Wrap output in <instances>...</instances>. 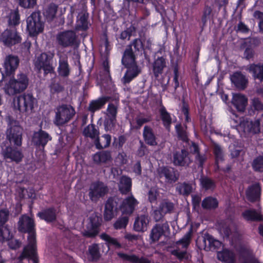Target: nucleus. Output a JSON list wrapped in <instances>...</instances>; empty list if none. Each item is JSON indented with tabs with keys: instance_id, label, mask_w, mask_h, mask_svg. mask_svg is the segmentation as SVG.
<instances>
[{
	"instance_id": "nucleus-1",
	"label": "nucleus",
	"mask_w": 263,
	"mask_h": 263,
	"mask_svg": "<svg viewBox=\"0 0 263 263\" xmlns=\"http://www.w3.org/2000/svg\"><path fill=\"white\" fill-rule=\"evenodd\" d=\"M34 227V221L31 218L26 215H23L20 218L18 222V230L22 232H27L29 234L28 244L24 248V251L20 256V259L29 257L32 260L33 263H37Z\"/></svg>"
},
{
	"instance_id": "nucleus-2",
	"label": "nucleus",
	"mask_w": 263,
	"mask_h": 263,
	"mask_svg": "<svg viewBox=\"0 0 263 263\" xmlns=\"http://www.w3.org/2000/svg\"><path fill=\"white\" fill-rule=\"evenodd\" d=\"M230 122L231 126L236 128L241 136L256 134L260 131V121L258 119L252 120L247 118L241 119L233 114Z\"/></svg>"
},
{
	"instance_id": "nucleus-3",
	"label": "nucleus",
	"mask_w": 263,
	"mask_h": 263,
	"mask_svg": "<svg viewBox=\"0 0 263 263\" xmlns=\"http://www.w3.org/2000/svg\"><path fill=\"white\" fill-rule=\"evenodd\" d=\"M122 63L127 68L122 81L124 83H128L137 77L141 71L135 62V57L131 46H128L126 48L122 59Z\"/></svg>"
},
{
	"instance_id": "nucleus-4",
	"label": "nucleus",
	"mask_w": 263,
	"mask_h": 263,
	"mask_svg": "<svg viewBox=\"0 0 263 263\" xmlns=\"http://www.w3.org/2000/svg\"><path fill=\"white\" fill-rule=\"evenodd\" d=\"M13 106L15 109H18L21 112L29 116L37 107V101L31 94L24 93L13 99Z\"/></svg>"
},
{
	"instance_id": "nucleus-5",
	"label": "nucleus",
	"mask_w": 263,
	"mask_h": 263,
	"mask_svg": "<svg viewBox=\"0 0 263 263\" xmlns=\"http://www.w3.org/2000/svg\"><path fill=\"white\" fill-rule=\"evenodd\" d=\"M28 85V79L24 74L17 76L16 79H10L7 83L4 89L5 93L9 96H13L24 91Z\"/></svg>"
},
{
	"instance_id": "nucleus-6",
	"label": "nucleus",
	"mask_w": 263,
	"mask_h": 263,
	"mask_svg": "<svg viewBox=\"0 0 263 263\" xmlns=\"http://www.w3.org/2000/svg\"><path fill=\"white\" fill-rule=\"evenodd\" d=\"M23 128L18 122L9 119L8 128L7 130V138L11 143L16 146H21L22 141Z\"/></svg>"
},
{
	"instance_id": "nucleus-7",
	"label": "nucleus",
	"mask_w": 263,
	"mask_h": 263,
	"mask_svg": "<svg viewBox=\"0 0 263 263\" xmlns=\"http://www.w3.org/2000/svg\"><path fill=\"white\" fill-rule=\"evenodd\" d=\"M44 27L39 12H33L27 18V29L30 36H35L42 32Z\"/></svg>"
},
{
	"instance_id": "nucleus-8",
	"label": "nucleus",
	"mask_w": 263,
	"mask_h": 263,
	"mask_svg": "<svg viewBox=\"0 0 263 263\" xmlns=\"http://www.w3.org/2000/svg\"><path fill=\"white\" fill-rule=\"evenodd\" d=\"M75 114V111L70 106L62 105L57 108L54 123L57 125H62L68 122Z\"/></svg>"
},
{
	"instance_id": "nucleus-9",
	"label": "nucleus",
	"mask_w": 263,
	"mask_h": 263,
	"mask_svg": "<svg viewBox=\"0 0 263 263\" xmlns=\"http://www.w3.org/2000/svg\"><path fill=\"white\" fill-rule=\"evenodd\" d=\"M53 57V54L48 55L46 53L36 56L34 60L35 67L39 70L43 69L45 73L51 72L53 70L51 63Z\"/></svg>"
},
{
	"instance_id": "nucleus-10",
	"label": "nucleus",
	"mask_w": 263,
	"mask_h": 263,
	"mask_svg": "<svg viewBox=\"0 0 263 263\" xmlns=\"http://www.w3.org/2000/svg\"><path fill=\"white\" fill-rule=\"evenodd\" d=\"M76 40V33L72 31L62 32L57 35V41L58 45L63 47L72 46L75 43Z\"/></svg>"
},
{
	"instance_id": "nucleus-11",
	"label": "nucleus",
	"mask_w": 263,
	"mask_h": 263,
	"mask_svg": "<svg viewBox=\"0 0 263 263\" xmlns=\"http://www.w3.org/2000/svg\"><path fill=\"white\" fill-rule=\"evenodd\" d=\"M117 107L109 104L106 110V116L104 122L106 130H111L114 129L116 122Z\"/></svg>"
},
{
	"instance_id": "nucleus-12",
	"label": "nucleus",
	"mask_w": 263,
	"mask_h": 263,
	"mask_svg": "<svg viewBox=\"0 0 263 263\" xmlns=\"http://www.w3.org/2000/svg\"><path fill=\"white\" fill-rule=\"evenodd\" d=\"M107 192V186L100 182H94L90 187L89 195L92 201H97Z\"/></svg>"
},
{
	"instance_id": "nucleus-13",
	"label": "nucleus",
	"mask_w": 263,
	"mask_h": 263,
	"mask_svg": "<svg viewBox=\"0 0 263 263\" xmlns=\"http://www.w3.org/2000/svg\"><path fill=\"white\" fill-rule=\"evenodd\" d=\"M1 40L5 45L11 46L20 43L21 39L15 29H7L2 34Z\"/></svg>"
},
{
	"instance_id": "nucleus-14",
	"label": "nucleus",
	"mask_w": 263,
	"mask_h": 263,
	"mask_svg": "<svg viewBox=\"0 0 263 263\" xmlns=\"http://www.w3.org/2000/svg\"><path fill=\"white\" fill-rule=\"evenodd\" d=\"M19 59L16 56L8 55L4 59L3 66L7 75H11L15 72L19 64Z\"/></svg>"
},
{
	"instance_id": "nucleus-15",
	"label": "nucleus",
	"mask_w": 263,
	"mask_h": 263,
	"mask_svg": "<svg viewBox=\"0 0 263 263\" xmlns=\"http://www.w3.org/2000/svg\"><path fill=\"white\" fill-rule=\"evenodd\" d=\"M138 204V202L133 196L126 198L124 199L120 206V209L122 214L127 216L131 215Z\"/></svg>"
},
{
	"instance_id": "nucleus-16",
	"label": "nucleus",
	"mask_w": 263,
	"mask_h": 263,
	"mask_svg": "<svg viewBox=\"0 0 263 263\" xmlns=\"http://www.w3.org/2000/svg\"><path fill=\"white\" fill-rule=\"evenodd\" d=\"M51 140V137L46 132L40 130L34 133L32 138V143L36 146H41L43 147L47 144L48 141Z\"/></svg>"
},
{
	"instance_id": "nucleus-17",
	"label": "nucleus",
	"mask_w": 263,
	"mask_h": 263,
	"mask_svg": "<svg viewBox=\"0 0 263 263\" xmlns=\"http://www.w3.org/2000/svg\"><path fill=\"white\" fill-rule=\"evenodd\" d=\"M117 213V203L113 199H109L105 206L104 218L106 221L111 220Z\"/></svg>"
},
{
	"instance_id": "nucleus-18",
	"label": "nucleus",
	"mask_w": 263,
	"mask_h": 263,
	"mask_svg": "<svg viewBox=\"0 0 263 263\" xmlns=\"http://www.w3.org/2000/svg\"><path fill=\"white\" fill-rule=\"evenodd\" d=\"M168 229L167 224H158L156 225L152 230L150 234V239L152 242H155L164 234L165 231Z\"/></svg>"
},
{
	"instance_id": "nucleus-19",
	"label": "nucleus",
	"mask_w": 263,
	"mask_h": 263,
	"mask_svg": "<svg viewBox=\"0 0 263 263\" xmlns=\"http://www.w3.org/2000/svg\"><path fill=\"white\" fill-rule=\"evenodd\" d=\"M232 103L239 111H243L248 104V99L243 94L233 93Z\"/></svg>"
},
{
	"instance_id": "nucleus-20",
	"label": "nucleus",
	"mask_w": 263,
	"mask_h": 263,
	"mask_svg": "<svg viewBox=\"0 0 263 263\" xmlns=\"http://www.w3.org/2000/svg\"><path fill=\"white\" fill-rule=\"evenodd\" d=\"M3 155L6 160L10 159L16 162L21 161L23 157L21 151L12 148L11 147H7L3 149Z\"/></svg>"
},
{
	"instance_id": "nucleus-21",
	"label": "nucleus",
	"mask_w": 263,
	"mask_h": 263,
	"mask_svg": "<svg viewBox=\"0 0 263 263\" xmlns=\"http://www.w3.org/2000/svg\"><path fill=\"white\" fill-rule=\"evenodd\" d=\"M190 162L191 160L188 156V153L185 150L176 152L174 155L173 162L175 165L185 166L189 165Z\"/></svg>"
},
{
	"instance_id": "nucleus-22",
	"label": "nucleus",
	"mask_w": 263,
	"mask_h": 263,
	"mask_svg": "<svg viewBox=\"0 0 263 263\" xmlns=\"http://www.w3.org/2000/svg\"><path fill=\"white\" fill-rule=\"evenodd\" d=\"M231 82L238 89H245L248 83L246 77L240 72H235L231 76Z\"/></svg>"
},
{
	"instance_id": "nucleus-23",
	"label": "nucleus",
	"mask_w": 263,
	"mask_h": 263,
	"mask_svg": "<svg viewBox=\"0 0 263 263\" xmlns=\"http://www.w3.org/2000/svg\"><path fill=\"white\" fill-rule=\"evenodd\" d=\"M260 185L256 183L248 187L246 191V196L248 200L254 201L258 200L260 194Z\"/></svg>"
},
{
	"instance_id": "nucleus-24",
	"label": "nucleus",
	"mask_w": 263,
	"mask_h": 263,
	"mask_svg": "<svg viewBox=\"0 0 263 263\" xmlns=\"http://www.w3.org/2000/svg\"><path fill=\"white\" fill-rule=\"evenodd\" d=\"M204 249L214 250L221 247L222 244L219 240L214 239L212 236L206 235L203 238Z\"/></svg>"
},
{
	"instance_id": "nucleus-25",
	"label": "nucleus",
	"mask_w": 263,
	"mask_h": 263,
	"mask_svg": "<svg viewBox=\"0 0 263 263\" xmlns=\"http://www.w3.org/2000/svg\"><path fill=\"white\" fill-rule=\"evenodd\" d=\"M149 222L148 218L145 215L138 216L135 220L134 228L137 232H144L147 230Z\"/></svg>"
},
{
	"instance_id": "nucleus-26",
	"label": "nucleus",
	"mask_w": 263,
	"mask_h": 263,
	"mask_svg": "<svg viewBox=\"0 0 263 263\" xmlns=\"http://www.w3.org/2000/svg\"><path fill=\"white\" fill-rule=\"evenodd\" d=\"M160 178L165 177L166 181L172 183L176 181L177 177L174 169L172 167H162L159 170Z\"/></svg>"
},
{
	"instance_id": "nucleus-27",
	"label": "nucleus",
	"mask_w": 263,
	"mask_h": 263,
	"mask_svg": "<svg viewBox=\"0 0 263 263\" xmlns=\"http://www.w3.org/2000/svg\"><path fill=\"white\" fill-rule=\"evenodd\" d=\"M173 209V204L172 203L164 200L161 202L158 210L155 211V215L157 216L159 213L160 215L156 217L155 218L157 220L160 219L164 214L170 212Z\"/></svg>"
},
{
	"instance_id": "nucleus-28",
	"label": "nucleus",
	"mask_w": 263,
	"mask_h": 263,
	"mask_svg": "<svg viewBox=\"0 0 263 263\" xmlns=\"http://www.w3.org/2000/svg\"><path fill=\"white\" fill-rule=\"evenodd\" d=\"M247 70L252 74L254 79L260 81L263 80V65L261 64H251L247 67Z\"/></svg>"
},
{
	"instance_id": "nucleus-29",
	"label": "nucleus",
	"mask_w": 263,
	"mask_h": 263,
	"mask_svg": "<svg viewBox=\"0 0 263 263\" xmlns=\"http://www.w3.org/2000/svg\"><path fill=\"white\" fill-rule=\"evenodd\" d=\"M88 15L84 9L80 13L78 16L76 24V29L78 30H85L88 28V23L87 22Z\"/></svg>"
},
{
	"instance_id": "nucleus-30",
	"label": "nucleus",
	"mask_w": 263,
	"mask_h": 263,
	"mask_svg": "<svg viewBox=\"0 0 263 263\" xmlns=\"http://www.w3.org/2000/svg\"><path fill=\"white\" fill-rule=\"evenodd\" d=\"M241 254L243 258V263H260L254 257L253 251L249 247L242 249Z\"/></svg>"
},
{
	"instance_id": "nucleus-31",
	"label": "nucleus",
	"mask_w": 263,
	"mask_h": 263,
	"mask_svg": "<svg viewBox=\"0 0 263 263\" xmlns=\"http://www.w3.org/2000/svg\"><path fill=\"white\" fill-rule=\"evenodd\" d=\"M59 55V65L58 68L59 75L62 77H67L69 74V67L67 58H63L61 55Z\"/></svg>"
},
{
	"instance_id": "nucleus-32",
	"label": "nucleus",
	"mask_w": 263,
	"mask_h": 263,
	"mask_svg": "<svg viewBox=\"0 0 263 263\" xmlns=\"http://www.w3.org/2000/svg\"><path fill=\"white\" fill-rule=\"evenodd\" d=\"M93 159L97 163L108 164L111 161V156L109 152H102L95 154Z\"/></svg>"
},
{
	"instance_id": "nucleus-33",
	"label": "nucleus",
	"mask_w": 263,
	"mask_h": 263,
	"mask_svg": "<svg viewBox=\"0 0 263 263\" xmlns=\"http://www.w3.org/2000/svg\"><path fill=\"white\" fill-rule=\"evenodd\" d=\"M132 187V180L130 178L122 176L120 180L119 188L122 194H127L130 192Z\"/></svg>"
},
{
	"instance_id": "nucleus-34",
	"label": "nucleus",
	"mask_w": 263,
	"mask_h": 263,
	"mask_svg": "<svg viewBox=\"0 0 263 263\" xmlns=\"http://www.w3.org/2000/svg\"><path fill=\"white\" fill-rule=\"evenodd\" d=\"M217 258L219 260L225 263H233L234 261L233 253L227 250L218 252Z\"/></svg>"
},
{
	"instance_id": "nucleus-35",
	"label": "nucleus",
	"mask_w": 263,
	"mask_h": 263,
	"mask_svg": "<svg viewBox=\"0 0 263 263\" xmlns=\"http://www.w3.org/2000/svg\"><path fill=\"white\" fill-rule=\"evenodd\" d=\"M118 256L123 260H127L133 263H150V261L146 258L142 257L139 258L136 255H128L122 253H119Z\"/></svg>"
},
{
	"instance_id": "nucleus-36",
	"label": "nucleus",
	"mask_w": 263,
	"mask_h": 263,
	"mask_svg": "<svg viewBox=\"0 0 263 263\" xmlns=\"http://www.w3.org/2000/svg\"><path fill=\"white\" fill-rule=\"evenodd\" d=\"M143 136L145 142L149 145H155L157 144L155 137L151 128L145 126L143 131Z\"/></svg>"
},
{
	"instance_id": "nucleus-37",
	"label": "nucleus",
	"mask_w": 263,
	"mask_h": 263,
	"mask_svg": "<svg viewBox=\"0 0 263 263\" xmlns=\"http://www.w3.org/2000/svg\"><path fill=\"white\" fill-rule=\"evenodd\" d=\"M165 66V59L162 58H159L156 59L154 63L153 70L156 77H158L161 73L164 67Z\"/></svg>"
},
{
	"instance_id": "nucleus-38",
	"label": "nucleus",
	"mask_w": 263,
	"mask_h": 263,
	"mask_svg": "<svg viewBox=\"0 0 263 263\" xmlns=\"http://www.w3.org/2000/svg\"><path fill=\"white\" fill-rule=\"evenodd\" d=\"M90 222L91 225V230L89 231L85 232L84 235L88 237H92L98 233L97 228L99 224V218L96 216L93 219L90 218Z\"/></svg>"
},
{
	"instance_id": "nucleus-39",
	"label": "nucleus",
	"mask_w": 263,
	"mask_h": 263,
	"mask_svg": "<svg viewBox=\"0 0 263 263\" xmlns=\"http://www.w3.org/2000/svg\"><path fill=\"white\" fill-rule=\"evenodd\" d=\"M110 136L105 134L103 135L100 139L97 137L95 140V144L97 148H103L108 147L110 143Z\"/></svg>"
},
{
	"instance_id": "nucleus-40",
	"label": "nucleus",
	"mask_w": 263,
	"mask_h": 263,
	"mask_svg": "<svg viewBox=\"0 0 263 263\" xmlns=\"http://www.w3.org/2000/svg\"><path fill=\"white\" fill-rule=\"evenodd\" d=\"M243 218L247 220H261L262 216L254 210H248L242 213Z\"/></svg>"
},
{
	"instance_id": "nucleus-41",
	"label": "nucleus",
	"mask_w": 263,
	"mask_h": 263,
	"mask_svg": "<svg viewBox=\"0 0 263 263\" xmlns=\"http://www.w3.org/2000/svg\"><path fill=\"white\" fill-rule=\"evenodd\" d=\"M37 216L47 222L52 221L55 218V212L53 209H50L39 213Z\"/></svg>"
},
{
	"instance_id": "nucleus-42",
	"label": "nucleus",
	"mask_w": 263,
	"mask_h": 263,
	"mask_svg": "<svg viewBox=\"0 0 263 263\" xmlns=\"http://www.w3.org/2000/svg\"><path fill=\"white\" fill-rule=\"evenodd\" d=\"M57 11V6L51 4L45 9L43 14L48 21H51L54 18Z\"/></svg>"
},
{
	"instance_id": "nucleus-43",
	"label": "nucleus",
	"mask_w": 263,
	"mask_h": 263,
	"mask_svg": "<svg viewBox=\"0 0 263 263\" xmlns=\"http://www.w3.org/2000/svg\"><path fill=\"white\" fill-rule=\"evenodd\" d=\"M107 101L105 97L101 98L98 100L92 101L89 105V109L91 111H95L100 109L103 107Z\"/></svg>"
},
{
	"instance_id": "nucleus-44",
	"label": "nucleus",
	"mask_w": 263,
	"mask_h": 263,
	"mask_svg": "<svg viewBox=\"0 0 263 263\" xmlns=\"http://www.w3.org/2000/svg\"><path fill=\"white\" fill-rule=\"evenodd\" d=\"M101 238L105 241L107 243V247L109 249L110 246H113L116 248H120L121 247V244L114 238L111 237L106 234H102L101 235Z\"/></svg>"
},
{
	"instance_id": "nucleus-45",
	"label": "nucleus",
	"mask_w": 263,
	"mask_h": 263,
	"mask_svg": "<svg viewBox=\"0 0 263 263\" xmlns=\"http://www.w3.org/2000/svg\"><path fill=\"white\" fill-rule=\"evenodd\" d=\"M83 134L86 137H90L91 139H96L98 136L99 132L93 125L90 124L84 128Z\"/></svg>"
},
{
	"instance_id": "nucleus-46",
	"label": "nucleus",
	"mask_w": 263,
	"mask_h": 263,
	"mask_svg": "<svg viewBox=\"0 0 263 263\" xmlns=\"http://www.w3.org/2000/svg\"><path fill=\"white\" fill-rule=\"evenodd\" d=\"M192 234V229H190V231L185 234L182 238L177 242V245L178 247L181 246L183 249H186L191 242Z\"/></svg>"
},
{
	"instance_id": "nucleus-47",
	"label": "nucleus",
	"mask_w": 263,
	"mask_h": 263,
	"mask_svg": "<svg viewBox=\"0 0 263 263\" xmlns=\"http://www.w3.org/2000/svg\"><path fill=\"white\" fill-rule=\"evenodd\" d=\"M213 151L215 156L216 163L218 168H219L220 167L219 163L223 160V151L219 145L215 144L214 145Z\"/></svg>"
},
{
	"instance_id": "nucleus-48",
	"label": "nucleus",
	"mask_w": 263,
	"mask_h": 263,
	"mask_svg": "<svg viewBox=\"0 0 263 263\" xmlns=\"http://www.w3.org/2000/svg\"><path fill=\"white\" fill-rule=\"evenodd\" d=\"M218 205L217 200L212 197H207L204 199L202 203V206L205 209H212L215 208Z\"/></svg>"
},
{
	"instance_id": "nucleus-49",
	"label": "nucleus",
	"mask_w": 263,
	"mask_h": 263,
	"mask_svg": "<svg viewBox=\"0 0 263 263\" xmlns=\"http://www.w3.org/2000/svg\"><path fill=\"white\" fill-rule=\"evenodd\" d=\"M12 237L10 231L7 226L0 228V242L8 240Z\"/></svg>"
},
{
	"instance_id": "nucleus-50",
	"label": "nucleus",
	"mask_w": 263,
	"mask_h": 263,
	"mask_svg": "<svg viewBox=\"0 0 263 263\" xmlns=\"http://www.w3.org/2000/svg\"><path fill=\"white\" fill-rule=\"evenodd\" d=\"M177 189L180 194L189 195L192 192L193 189V185L192 184L184 183L180 184L177 187Z\"/></svg>"
},
{
	"instance_id": "nucleus-51",
	"label": "nucleus",
	"mask_w": 263,
	"mask_h": 263,
	"mask_svg": "<svg viewBox=\"0 0 263 263\" xmlns=\"http://www.w3.org/2000/svg\"><path fill=\"white\" fill-rule=\"evenodd\" d=\"M128 222V217L127 215L123 216L119 218L114 223V227L116 229L125 228Z\"/></svg>"
},
{
	"instance_id": "nucleus-52",
	"label": "nucleus",
	"mask_w": 263,
	"mask_h": 263,
	"mask_svg": "<svg viewBox=\"0 0 263 263\" xmlns=\"http://www.w3.org/2000/svg\"><path fill=\"white\" fill-rule=\"evenodd\" d=\"M191 149L194 152L195 154L196 160L202 165L203 163L206 159L204 155H200L199 153V149L198 146L194 143L192 144Z\"/></svg>"
},
{
	"instance_id": "nucleus-53",
	"label": "nucleus",
	"mask_w": 263,
	"mask_h": 263,
	"mask_svg": "<svg viewBox=\"0 0 263 263\" xmlns=\"http://www.w3.org/2000/svg\"><path fill=\"white\" fill-rule=\"evenodd\" d=\"M160 112L164 125L165 126H166V128H167L171 123V119L170 116L164 107L161 108L160 109Z\"/></svg>"
},
{
	"instance_id": "nucleus-54",
	"label": "nucleus",
	"mask_w": 263,
	"mask_h": 263,
	"mask_svg": "<svg viewBox=\"0 0 263 263\" xmlns=\"http://www.w3.org/2000/svg\"><path fill=\"white\" fill-rule=\"evenodd\" d=\"M252 166L256 171L263 172V156H259L254 159Z\"/></svg>"
},
{
	"instance_id": "nucleus-55",
	"label": "nucleus",
	"mask_w": 263,
	"mask_h": 263,
	"mask_svg": "<svg viewBox=\"0 0 263 263\" xmlns=\"http://www.w3.org/2000/svg\"><path fill=\"white\" fill-rule=\"evenodd\" d=\"M20 6L24 8H32L36 4L37 0H16Z\"/></svg>"
},
{
	"instance_id": "nucleus-56",
	"label": "nucleus",
	"mask_w": 263,
	"mask_h": 263,
	"mask_svg": "<svg viewBox=\"0 0 263 263\" xmlns=\"http://www.w3.org/2000/svg\"><path fill=\"white\" fill-rule=\"evenodd\" d=\"M20 16L17 11L11 12L10 14L9 23L10 25H16L19 24Z\"/></svg>"
},
{
	"instance_id": "nucleus-57",
	"label": "nucleus",
	"mask_w": 263,
	"mask_h": 263,
	"mask_svg": "<svg viewBox=\"0 0 263 263\" xmlns=\"http://www.w3.org/2000/svg\"><path fill=\"white\" fill-rule=\"evenodd\" d=\"M89 251L92 260H96L99 257V248L97 245L90 246Z\"/></svg>"
},
{
	"instance_id": "nucleus-58",
	"label": "nucleus",
	"mask_w": 263,
	"mask_h": 263,
	"mask_svg": "<svg viewBox=\"0 0 263 263\" xmlns=\"http://www.w3.org/2000/svg\"><path fill=\"white\" fill-rule=\"evenodd\" d=\"M158 196V189L156 187L151 188L148 193V198L151 203H154L156 201Z\"/></svg>"
},
{
	"instance_id": "nucleus-59",
	"label": "nucleus",
	"mask_w": 263,
	"mask_h": 263,
	"mask_svg": "<svg viewBox=\"0 0 263 263\" xmlns=\"http://www.w3.org/2000/svg\"><path fill=\"white\" fill-rule=\"evenodd\" d=\"M200 183L202 187L206 190L213 189L214 186L213 182L208 178H201Z\"/></svg>"
},
{
	"instance_id": "nucleus-60",
	"label": "nucleus",
	"mask_w": 263,
	"mask_h": 263,
	"mask_svg": "<svg viewBox=\"0 0 263 263\" xmlns=\"http://www.w3.org/2000/svg\"><path fill=\"white\" fill-rule=\"evenodd\" d=\"M136 50L140 51L145 49V42L142 41L140 39H136L132 43Z\"/></svg>"
},
{
	"instance_id": "nucleus-61",
	"label": "nucleus",
	"mask_w": 263,
	"mask_h": 263,
	"mask_svg": "<svg viewBox=\"0 0 263 263\" xmlns=\"http://www.w3.org/2000/svg\"><path fill=\"white\" fill-rule=\"evenodd\" d=\"M9 212L7 210L0 211V225L6 222L8 218Z\"/></svg>"
},
{
	"instance_id": "nucleus-62",
	"label": "nucleus",
	"mask_w": 263,
	"mask_h": 263,
	"mask_svg": "<svg viewBox=\"0 0 263 263\" xmlns=\"http://www.w3.org/2000/svg\"><path fill=\"white\" fill-rule=\"evenodd\" d=\"M172 254L181 259L185 257L186 252L185 251H180L179 249H176L172 251Z\"/></svg>"
},
{
	"instance_id": "nucleus-63",
	"label": "nucleus",
	"mask_w": 263,
	"mask_h": 263,
	"mask_svg": "<svg viewBox=\"0 0 263 263\" xmlns=\"http://www.w3.org/2000/svg\"><path fill=\"white\" fill-rule=\"evenodd\" d=\"M252 105L256 110H262L263 104H262L258 99L254 98L252 100Z\"/></svg>"
},
{
	"instance_id": "nucleus-64",
	"label": "nucleus",
	"mask_w": 263,
	"mask_h": 263,
	"mask_svg": "<svg viewBox=\"0 0 263 263\" xmlns=\"http://www.w3.org/2000/svg\"><path fill=\"white\" fill-rule=\"evenodd\" d=\"M254 16L261 19L259 23L258 26L260 30L263 32V13L259 11H256L254 13Z\"/></svg>"
}]
</instances>
